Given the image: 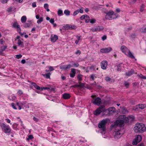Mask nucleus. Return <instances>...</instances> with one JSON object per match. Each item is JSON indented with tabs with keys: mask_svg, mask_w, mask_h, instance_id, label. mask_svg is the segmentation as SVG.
I'll return each instance as SVG.
<instances>
[{
	"mask_svg": "<svg viewBox=\"0 0 146 146\" xmlns=\"http://www.w3.org/2000/svg\"><path fill=\"white\" fill-rule=\"evenodd\" d=\"M23 91L21 90H19V91H18V92H17V94L19 96L21 95L22 94H23Z\"/></svg>",
	"mask_w": 146,
	"mask_h": 146,
	"instance_id": "nucleus-43",
	"label": "nucleus"
},
{
	"mask_svg": "<svg viewBox=\"0 0 146 146\" xmlns=\"http://www.w3.org/2000/svg\"><path fill=\"white\" fill-rule=\"evenodd\" d=\"M17 44L18 46L21 47L23 48L24 47L23 42L20 39L18 40Z\"/></svg>",
	"mask_w": 146,
	"mask_h": 146,
	"instance_id": "nucleus-24",
	"label": "nucleus"
},
{
	"mask_svg": "<svg viewBox=\"0 0 146 146\" xmlns=\"http://www.w3.org/2000/svg\"><path fill=\"white\" fill-rule=\"evenodd\" d=\"M142 139L140 135H137L135 136V139L132 142L133 145H136L138 143L140 142Z\"/></svg>",
	"mask_w": 146,
	"mask_h": 146,
	"instance_id": "nucleus-10",
	"label": "nucleus"
},
{
	"mask_svg": "<svg viewBox=\"0 0 146 146\" xmlns=\"http://www.w3.org/2000/svg\"><path fill=\"white\" fill-rule=\"evenodd\" d=\"M71 64L64 65L60 66V68L61 69H63L64 70H66L68 69H69L71 67Z\"/></svg>",
	"mask_w": 146,
	"mask_h": 146,
	"instance_id": "nucleus-14",
	"label": "nucleus"
},
{
	"mask_svg": "<svg viewBox=\"0 0 146 146\" xmlns=\"http://www.w3.org/2000/svg\"><path fill=\"white\" fill-rule=\"evenodd\" d=\"M17 105L19 107V110H20L21 109V104H20L19 103L17 102Z\"/></svg>",
	"mask_w": 146,
	"mask_h": 146,
	"instance_id": "nucleus-56",
	"label": "nucleus"
},
{
	"mask_svg": "<svg viewBox=\"0 0 146 146\" xmlns=\"http://www.w3.org/2000/svg\"><path fill=\"white\" fill-rule=\"evenodd\" d=\"M44 7L45 8V9L48 8V4L47 3L45 4L44 5Z\"/></svg>",
	"mask_w": 146,
	"mask_h": 146,
	"instance_id": "nucleus-62",
	"label": "nucleus"
},
{
	"mask_svg": "<svg viewBox=\"0 0 146 146\" xmlns=\"http://www.w3.org/2000/svg\"><path fill=\"white\" fill-rule=\"evenodd\" d=\"M145 8V6L143 4H142L141 6L140 7V10L141 12H142L144 11V8Z\"/></svg>",
	"mask_w": 146,
	"mask_h": 146,
	"instance_id": "nucleus-31",
	"label": "nucleus"
},
{
	"mask_svg": "<svg viewBox=\"0 0 146 146\" xmlns=\"http://www.w3.org/2000/svg\"><path fill=\"white\" fill-rule=\"evenodd\" d=\"M48 68L49 69V71H51L54 70V69L53 68V67L51 66H48Z\"/></svg>",
	"mask_w": 146,
	"mask_h": 146,
	"instance_id": "nucleus-48",
	"label": "nucleus"
},
{
	"mask_svg": "<svg viewBox=\"0 0 146 146\" xmlns=\"http://www.w3.org/2000/svg\"><path fill=\"white\" fill-rule=\"evenodd\" d=\"M121 51L125 54H126V53L128 51H129V49L125 46H122L121 48Z\"/></svg>",
	"mask_w": 146,
	"mask_h": 146,
	"instance_id": "nucleus-20",
	"label": "nucleus"
},
{
	"mask_svg": "<svg viewBox=\"0 0 146 146\" xmlns=\"http://www.w3.org/2000/svg\"><path fill=\"white\" fill-rule=\"evenodd\" d=\"M12 26L14 28L17 29V31H21L20 26L17 22H15L13 23Z\"/></svg>",
	"mask_w": 146,
	"mask_h": 146,
	"instance_id": "nucleus-16",
	"label": "nucleus"
},
{
	"mask_svg": "<svg viewBox=\"0 0 146 146\" xmlns=\"http://www.w3.org/2000/svg\"><path fill=\"white\" fill-rule=\"evenodd\" d=\"M50 73H46L44 74H42V75L44 77H45L46 78H50Z\"/></svg>",
	"mask_w": 146,
	"mask_h": 146,
	"instance_id": "nucleus-29",
	"label": "nucleus"
},
{
	"mask_svg": "<svg viewBox=\"0 0 146 146\" xmlns=\"http://www.w3.org/2000/svg\"><path fill=\"white\" fill-rule=\"evenodd\" d=\"M79 13V9L76 10L74 11L73 13V15L74 16L76 15L77 14Z\"/></svg>",
	"mask_w": 146,
	"mask_h": 146,
	"instance_id": "nucleus-47",
	"label": "nucleus"
},
{
	"mask_svg": "<svg viewBox=\"0 0 146 146\" xmlns=\"http://www.w3.org/2000/svg\"><path fill=\"white\" fill-rule=\"evenodd\" d=\"M34 87L36 88V89L39 90H40L41 91V89L42 87H40L38 85H35V86Z\"/></svg>",
	"mask_w": 146,
	"mask_h": 146,
	"instance_id": "nucleus-42",
	"label": "nucleus"
},
{
	"mask_svg": "<svg viewBox=\"0 0 146 146\" xmlns=\"http://www.w3.org/2000/svg\"><path fill=\"white\" fill-rule=\"evenodd\" d=\"M106 110V111L107 110L108 111V113L109 114L114 113L115 111V108L113 107L110 108Z\"/></svg>",
	"mask_w": 146,
	"mask_h": 146,
	"instance_id": "nucleus-19",
	"label": "nucleus"
},
{
	"mask_svg": "<svg viewBox=\"0 0 146 146\" xmlns=\"http://www.w3.org/2000/svg\"><path fill=\"white\" fill-rule=\"evenodd\" d=\"M43 21V17H41L37 21V23L38 24H40Z\"/></svg>",
	"mask_w": 146,
	"mask_h": 146,
	"instance_id": "nucleus-34",
	"label": "nucleus"
},
{
	"mask_svg": "<svg viewBox=\"0 0 146 146\" xmlns=\"http://www.w3.org/2000/svg\"><path fill=\"white\" fill-rule=\"evenodd\" d=\"M32 6L33 7H36V3L35 2H33L32 4Z\"/></svg>",
	"mask_w": 146,
	"mask_h": 146,
	"instance_id": "nucleus-63",
	"label": "nucleus"
},
{
	"mask_svg": "<svg viewBox=\"0 0 146 146\" xmlns=\"http://www.w3.org/2000/svg\"><path fill=\"white\" fill-rule=\"evenodd\" d=\"M140 31L142 33H146V27H143L140 30Z\"/></svg>",
	"mask_w": 146,
	"mask_h": 146,
	"instance_id": "nucleus-37",
	"label": "nucleus"
},
{
	"mask_svg": "<svg viewBox=\"0 0 146 146\" xmlns=\"http://www.w3.org/2000/svg\"><path fill=\"white\" fill-rule=\"evenodd\" d=\"M71 72H72V73L70 74V76L72 78L74 77L76 73L75 69L74 68H72L71 69Z\"/></svg>",
	"mask_w": 146,
	"mask_h": 146,
	"instance_id": "nucleus-23",
	"label": "nucleus"
},
{
	"mask_svg": "<svg viewBox=\"0 0 146 146\" xmlns=\"http://www.w3.org/2000/svg\"><path fill=\"white\" fill-rule=\"evenodd\" d=\"M18 125V124L15 123H14L13 125L12 126V127L13 129H15V130H17V127Z\"/></svg>",
	"mask_w": 146,
	"mask_h": 146,
	"instance_id": "nucleus-36",
	"label": "nucleus"
},
{
	"mask_svg": "<svg viewBox=\"0 0 146 146\" xmlns=\"http://www.w3.org/2000/svg\"><path fill=\"white\" fill-rule=\"evenodd\" d=\"M58 39V36L56 35H51L50 36V40L52 42H55Z\"/></svg>",
	"mask_w": 146,
	"mask_h": 146,
	"instance_id": "nucleus-15",
	"label": "nucleus"
},
{
	"mask_svg": "<svg viewBox=\"0 0 146 146\" xmlns=\"http://www.w3.org/2000/svg\"><path fill=\"white\" fill-rule=\"evenodd\" d=\"M82 75L81 74H79L77 76V78L78 81H80L82 80Z\"/></svg>",
	"mask_w": 146,
	"mask_h": 146,
	"instance_id": "nucleus-33",
	"label": "nucleus"
},
{
	"mask_svg": "<svg viewBox=\"0 0 146 146\" xmlns=\"http://www.w3.org/2000/svg\"><path fill=\"white\" fill-rule=\"evenodd\" d=\"M85 22L86 23H88L90 22V19L89 17L87 15H86L85 16Z\"/></svg>",
	"mask_w": 146,
	"mask_h": 146,
	"instance_id": "nucleus-28",
	"label": "nucleus"
},
{
	"mask_svg": "<svg viewBox=\"0 0 146 146\" xmlns=\"http://www.w3.org/2000/svg\"><path fill=\"white\" fill-rule=\"evenodd\" d=\"M2 130L6 133H10L11 131L10 127L4 123H1L0 124Z\"/></svg>",
	"mask_w": 146,
	"mask_h": 146,
	"instance_id": "nucleus-5",
	"label": "nucleus"
},
{
	"mask_svg": "<svg viewBox=\"0 0 146 146\" xmlns=\"http://www.w3.org/2000/svg\"><path fill=\"white\" fill-rule=\"evenodd\" d=\"M9 0H1V2L3 4L6 3Z\"/></svg>",
	"mask_w": 146,
	"mask_h": 146,
	"instance_id": "nucleus-45",
	"label": "nucleus"
},
{
	"mask_svg": "<svg viewBox=\"0 0 146 146\" xmlns=\"http://www.w3.org/2000/svg\"><path fill=\"white\" fill-rule=\"evenodd\" d=\"M32 25V21H28L25 24L24 27L25 28L30 27Z\"/></svg>",
	"mask_w": 146,
	"mask_h": 146,
	"instance_id": "nucleus-21",
	"label": "nucleus"
},
{
	"mask_svg": "<svg viewBox=\"0 0 146 146\" xmlns=\"http://www.w3.org/2000/svg\"><path fill=\"white\" fill-rule=\"evenodd\" d=\"M86 15H83L82 16H81L80 17V19L81 20H83L84 19H85V17H86Z\"/></svg>",
	"mask_w": 146,
	"mask_h": 146,
	"instance_id": "nucleus-52",
	"label": "nucleus"
},
{
	"mask_svg": "<svg viewBox=\"0 0 146 146\" xmlns=\"http://www.w3.org/2000/svg\"><path fill=\"white\" fill-rule=\"evenodd\" d=\"M76 27L74 25H66L63 26L62 29L64 30H68L69 29H76Z\"/></svg>",
	"mask_w": 146,
	"mask_h": 146,
	"instance_id": "nucleus-12",
	"label": "nucleus"
},
{
	"mask_svg": "<svg viewBox=\"0 0 146 146\" xmlns=\"http://www.w3.org/2000/svg\"><path fill=\"white\" fill-rule=\"evenodd\" d=\"M51 24H53L54 23V19H51L49 20Z\"/></svg>",
	"mask_w": 146,
	"mask_h": 146,
	"instance_id": "nucleus-55",
	"label": "nucleus"
},
{
	"mask_svg": "<svg viewBox=\"0 0 146 146\" xmlns=\"http://www.w3.org/2000/svg\"><path fill=\"white\" fill-rule=\"evenodd\" d=\"M90 77L93 80H94L95 78H96V77L95 76V75L93 74H91L90 75Z\"/></svg>",
	"mask_w": 146,
	"mask_h": 146,
	"instance_id": "nucleus-51",
	"label": "nucleus"
},
{
	"mask_svg": "<svg viewBox=\"0 0 146 146\" xmlns=\"http://www.w3.org/2000/svg\"><path fill=\"white\" fill-rule=\"evenodd\" d=\"M33 119L34 121H35L36 122H38L39 121L38 119L37 118H36L35 117H33Z\"/></svg>",
	"mask_w": 146,
	"mask_h": 146,
	"instance_id": "nucleus-58",
	"label": "nucleus"
},
{
	"mask_svg": "<svg viewBox=\"0 0 146 146\" xmlns=\"http://www.w3.org/2000/svg\"><path fill=\"white\" fill-rule=\"evenodd\" d=\"M70 94L68 93H65L62 95V97L64 99H68L70 98Z\"/></svg>",
	"mask_w": 146,
	"mask_h": 146,
	"instance_id": "nucleus-22",
	"label": "nucleus"
},
{
	"mask_svg": "<svg viewBox=\"0 0 146 146\" xmlns=\"http://www.w3.org/2000/svg\"><path fill=\"white\" fill-rule=\"evenodd\" d=\"M105 80L106 81L108 82L110 81L111 78L108 77H106L105 78Z\"/></svg>",
	"mask_w": 146,
	"mask_h": 146,
	"instance_id": "nucleus-54",
	"label": "nucleus"
},
{
	"mask_svg": "<svg viewBox=\"0 0 146 146\" xmlns=\"http://www.w3.org/2000/svg\"><path fill=\"white\" fill-rule=\"evenodd\" d=\"M101 66L102 69H106L107 66V62L106 61H103L101 63Z\"/></svg>",
	"mask_w": 146,
	"mask_h": 146,
	"instance_id": "nucleus-18",
	"label": "nucleus"
},
{
	"mask_svg": "<svg viewBox=\"0 0 146 146\" xmlns=\"http://www.w3.org/2000/svg\"><path fill=\"white\" fill-rule=\"evenodd\" d=\"M27 20V17L26 16H22L21 19V21L22 23H24L26 22Z\"/></svg>",
	"mask_w": 146,
	"mask_h": 146,
	"instance_id": "nucleus-26",
	"label": "nucleus"
},
{
	"mask_svg": "<svg viewBox=\"0 0 146 146\" xmlns=\"http://www.w3.org/2000/svg\"><path fill=\"white\" fill-rule=\"evenodd\" d=\"M93 86L98 88H100L102 87L100 85H98L97 84H96L95 86Z\"/></svg>",
	"mask_w": 146,
	"mask_h": 146,
	"instance_id": "nucleus-60",
	"label": "nucleus"
},
{
	"mask_svg": "<svg viewBox=\"0 0 146 146\" xmlns=\"http://www.w3.org/2000/svg\"><path fill=\"white\" fill-rule=\"evenodd\" d=\"M22 57V55L21 54L17 55H16V57L17 59L21 58Z\"/></svg>",
	"mask_w": 146,
	"mask_h": 146,
	"instance_id": "nucleus-49",
	"label": "nucleus"
},
{
	"mask_svg": "<svg viewBox=\"0 0 146 146\" xmlns=\"http://www.w3.org/2000/svg\"><path fill=\"white\" fill-rule=\"evenodd\" d=\"M70 12L68 10H65L64 11V13L66 15L68 16L70 15Z\"/></svg>",
	"mask_w": 146,
	"mask_h": 146,
	"instance_id": "nucleus-32",
	"label": "nucleus"
},
{
	"mask_svg": "<svg viewBox=\"0 0 146 146\" xmlns=\"http://www.w3.org/2000/svg\"><path fill=\"white\" fill-rule=\"evenodd\" d=\"M112 49L111 48L108 47L107 48H105L101 49L100 50L101 52L103 53H108L112 51Z\"/></svg>",
	"mask_w": 146,
	"mask_h": 146,
	"instance_id": "nucleus-11",
	"label": "nucleus"
},
{
	"mask_svg": "<svg viewBox=\"0 0 146 146\" xmlns=\"http://www.w3.org/2000/svg\"><path fill=\"white\" fill-rule=\"evenodd\" d=\"M12 8L11 7H10L7 9V11L9 12H11L12 11Z\"/></svg>",
	"mask_w": 146,
	"mask_h": 146,
	"instance_id": "nucleus-53",
	"label": "nucleus"
},
{
	"mask_svg": "<svg viewBox=\"0 0 146 146\" xmlns=\"http://www.w3.org/2000/svg\"><path fill=\"white\" fill-rule=\"evenodd\" d=\"M139 77L140 78H141L146 79V76H143L142 74H140V75H138Z\"/></svg>",
	"mask_w": 146,
	"mask_h": 146,
	"instance_id": "nucleus-40",
	"label": "nucleus"
},
{
	"mask_svg": "<svg viewBox=\"0 0 146 146\" xmlns=\"http://www.w3.org/2000/svg\"><path fill=\"white\" fill-rule=\"evenodd\" d=\"M50 88L49 87H42L41 91L43 89L44 90H50Z\"/></svg>",
	"mask_w": 146,
	"mask_h": 146,
	"instance_id": "nucleus-50",
	"label": "nucleus"
},
{
	"mask_svg": "<svg viewBox=\"0 0 146 146\" xmlns=\"http://www.w3.org/2000/svg\"><path fill=\"white\" fill-rule=\"evenodd\" d=\"M125 86L127 87L128 88V87L129 86V84L128 83L125 82L124 83Z\"/></svg>",
	"mask_w": 146,
	"mask_h": 146,
	"instance_id": "nucleus-59",
	"label": "nucleus"
},
{
	"mask_svg": "<svg viewBox=\"0 0 146 146\" xmlns=\"http://www.w3.org/2000/svg\"><path fill=\"white\" fill-rule=\"evenodd\" d=\"M79 84L80 85V88H83L85 86L84 84L83 83H81V82H79Z\"/></svg>",
	"mask_w": 146,
	"mask_h": 146,
	"instance_id": "nucleus-44",
	"label": "nucleus"
},
{
	"mask_svg": "<svg viewBox=\"0 0 146 146\" xmlns=\"http://www.w3.org/2000/svg\"><path fill=\"white\" fill-rule=\"evenodd\" d=\"M119 17L118 14L115 13L112 10H110L106 13V19L109 20H111L117 18Z\"/></svg>",
	"mask_w": 146,
	"mask_h": 146,
	"instance_id": "nucleus-1",
	"label": "nucleus"
},
{
	"mask_svg": "<svg viewBox=\"0 0 146 146\" xmlns=\"http://www.w3.org/2000/svg\"><path fill=\"white\" fill-rule=\"evenodd\" d=\"M11 106L12 108L15 110H17V108L16 107V105L14 103H12L11 104Z\"/></svg>",
	"mask_w": 146,
	"mask_h": 146,
	"instance_id": "nucleus-41",
	"label": "nucleus"
},
{
	"mask_svg": "<svg viewBox=\"0 0 146 146\" xmlns=\"http://www.w3.org/2000/svg\"><path fill=\"white\" fill-rule=\"evenodd\" d=\"M57 14L59 16H62L63 15L62 11L60 9L58 10Z\"/></svg>",
	"mask_w": 146,
	"mask_h": 146,
	"instance_id": "nucleus-27",
	"label": "nucleus"
},
{
	"mask_svg": "<svg viewBox=\"0 0 146 146\" xmlns=\"http://www.w3.org/2000/svg\"><path fill=\"white\" fill-rule=\"evenodd\" d=\"M8 98L10 100H15L16 97L14 95H12L11 96L9 97Z\"/></svg>",
	"mask_w": 146,
	"mask_h": 146,
	"instance_id": "nucleus-35",
	"label": "nucleus"
},
{
	"mask_svg": "<svg viewBox=\"0 0 146 146\" xmlns=\"http://www.w3.org/2000/svg\"><path fill=\"white\" fill-rule=\"evenodd\" d=\"M127 54H127L128 56L129 57H130L131 58H135V57L130 52L129 50V51H128L127 52Z\"/></svg>",
	"mask_w": 146,
	"mask_h": 146,
	"instance_id": "nucleus-25",
	"label": "nucleus"
},
{
	"mask_svg": "<svg viewBox=\"0 0 146 146\" xmlns=\"http://www.w3.org/2000/svg\"><path fill=\"white\" fill-rule=\"evenodd\" d=\"M135 131L136 133H142L146 131V127L142 123H137L134 128Z\"/></svg>",
	"mask_w": 146,
	"mask_h": 146,
	"instance_id": "nucleus-2",
	"label": "nucleus"
},
{
	"mask_svg": "<svg viewBox=\"0 0 146 146\" xmlns=\"http://www.w3.org/2000/svg\"><path fill=\"white\" fill-rule=\"evenodd\" d=\"M105 106L104 105H102L98 108L96 111L94 112V114L96 115H97L100 114L102 112H104L106 111V109L105 108Z\"/></svg>",
	"mask_w": 146,
	"mask_h": 146,
	"instance_id": "nucleus-6",
	"label": "nucleus"
},
{
	"mask_svg": "<svg viewBox=\"0 0 146 146\" xmlns=\"http://www.w3.org/2000/svg\"><path fill=\"white\" fill-rule=\"evenodd\" d=\"M110 121L109 119L108 118L103 119L99 123L98 126L102 132H104L106 130V125L107 123Z\"/></svg>",
	"mask_w": 146,
	"mask_h": 146,
	"instance_id": "nucleus-4",
	"label": "nucleus"
},
{
	"mask_svg": "<svg viewBox=\"0 0 146 146\" xmlns=\"http://www.w3.org/2000/svg\"><path fill=\"white\" fill-rule=\"evenodd\" d=\"M33 135H29V136H28V138H27V140L28 141H29V140L30 139H33Z\"/></svg>",
	"mask_w": 146,
	"mask_h": 146,
	"instance_id": "nucleus-38",
	"label": "nucleus"
},
{
	"mask_svg": "<svg viewBox=\"0 0 146 146\" xmlns=\"http://www.w3.org/2000/svg\"><path fill=\"white\" fill-rule=\"evenodd\" d=\"M94 96L93 95L91 96V97L93 98V100H92V102L94 104L99 105L101 102V98L99 97L94 98Z\"/></svg>",
	"mask_w": 146,
	"mask_h": 146,
	"instance_id": "nucleus-8",
	"label": "nucleus"
},
{
	"mask_svg": "<svg viewBox=\"0 0 146 146\" xmlns=\"http://www.w3.org/2000/svg\"><path fill=\"white\" fill-rule=\"evenodd\" d=\"M103 27L102 26H98L92 29V31L93 32H97L102 30L104 29Z\"/></svg>",
	"mask_w": 146,
	"mask_h": 146,
	"instance_id": "nucleus-13",
	"label": "nucleus"
},
{
	"mask_svg": "<svg viewBox=\"0 0 146 146\" xmlns=\"http://www.w3.org/2000/svg\"><path fill=\"white\" fill-rule=\"evenodd\" d=\"M81 53V52L79 50H77L75 52V54H80Z\"/></svg>",
	"mask_w": 146,
	"mask_h": 146,
	"instance_id": "nucleus-64",
	"label": "nucleus"
},
{
	"mask_svg": "<svg viewBox=\"0 0 146 146\" xmlns=\"http://www.w3.org/2000/svg\"><path fill=\"white\" fill-rule=\"evenodd\" d=\"M121 117V118L124 119L123 120L124 121V123H128L129 120L132 121L134 118V117L133 115H130L128 117H126L125 115H123Z\"/></svg>",
	"mask_w": 146,
	"mask_h": 146,
	"instance_id": "nucleus-9",
	"label": "nucleus"
},
{
	"mask_svg": "<svg viewBox=\"0 0 146 146\" xmlns=\"http://www.w3.org/2000/svg\"><path fill=\"white\" fill-rule=\"evenodd\" d=\"M115 131L114 132V137L115 139L120 138L122 135L123 133H122L120 129H117V128H115Z\"/></svg>",
	"mask_w": 146,
	"mask_h": 146,
	"instance_id": "nucleus-7",
	"label": "nucleus"
},
{
	"mask_svg": "<svg viewBox=\"0 0 146 146\" xmlns=\"http://www.w3.org/2000/svg\"><path fill=\"white\" fill-rule=\"evenodd\" d=\"M7 46H3L1 47V50L2 52L4 51L7 48Z\"/></svg>",
	"mask_w": 146,
	"mask_h": 146,
	"instance_id": "nucleus-39",
	"label": "nucleus"
},
{
	"mask_svg": "<svg viewBox=\"0 0 146 146\" xmlns=\"http://www.w3.org/2000/svg\"><path fill=\"white\" fill-rule=\"evenodd\" d=\"M96 21V20L95 19H90V22L91 23L93 24L94 23H95Z\"/></svg>",
	"mask_w": 146,
	"mask_h": 146,
	"instance_id": "nucleus-46",
	"label": "nucleus"
},
{
	"mask_svg": "<svg viewBox=\"0 0 146 146\" xmlns=\"http://www.w3.org/2000/svg\"><path fill=\"white\" fill-rule=\"evenodd\" d=\"M73 65L75 67H78L79 66V64L78 63H73Z\"/></svg>",
	"mask_w": 146,
	"mask_h": 146,
	"instance_id": "nucleus-57",
	"label": "nucleus"
},
{
	"mask_svg": "<svg viewBox=\"0 0 146 146\" xmlns=\"http://www.w3.org/2000/svg\"><path fill=\"white\" fill-rule=\"evenodd\" d=\"M106 38L107 37L106 36L104 35L102 37V38L103 40H104L106 39Z\"/></svg>",
	"mask_w": 146,
	"mask_h": 146,
	"instance_id": "nucleus-61",
	"label": "nucleus"
},
{
	"mask_svg": "<svg viewBox=\"0 0 146 146\" xmlns=\"http://www.w3.org/2000/svg\"><path fill=\"white\" fill-rule=\"evenodd\" d=\"M133 72V71L132 70H131L128 72L126 73V75L127 76H129L132 74Z\"/></svg>",
	"mask_w": 146,
	"mask_h": 146,
	"instance_id": "nucleus-30",
	"label": "nucleus"
},
{
	"mask_svg": "<svg viewBox=\"0 0 146 146\" xmlns=\"http://www.w3.org/2000/svg\"><path fill=\"white\" fill-rule=\"evenodd\" d=\"M136 108L135 109H134V110H136V109L139 108L141 110H143L145 108H146V105L145 104H139L136 106Z\"/></svg>",
	"mask_w": 146,
	"mask_h": 146,
	"instance_id": "nucleus-17",
	"label": "nucleus"
},
{
	"mask_svg": "<svg viewBox=\"0 0 146 146\" xmlns=\"http://www.w3.org/2000/svg\"><path fill=\"white\" fill-rule=\"evenodd\" d=\"M124 121L123 120L119 119L115 122L113 124L111 125V126L112 128L120 129L121 127L124 126Z\"/></svg>",
	"mask_w": 146,
	"mask_h": 146,
	"instance_id": "nucleus-3",
	"label": "nucleus"
}]
</instances>
